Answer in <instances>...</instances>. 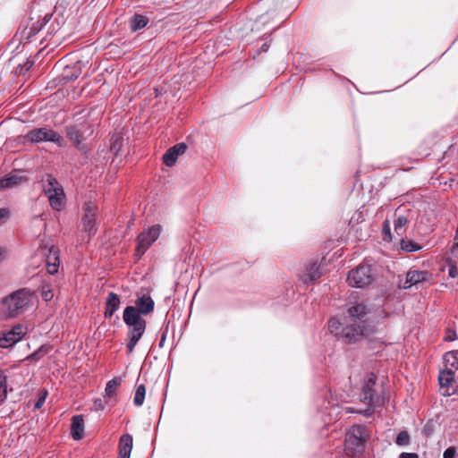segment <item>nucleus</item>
I'll list each match as a JSON object with an SVG mask.
<instances>
[{
	"label": "nucleus",
	"mask_w": 458,
	"mask_h": 458,
	"mask_svg": "<svg viewBox=\"0 0 458 458\" xmlns=\"http://www.w3.org/2000/svg\"><path fill=\"white\" fill-rule=\"evenodd\" d=\"M401 247L403 250H405L407 252H413V251L420 250V246L411 241L406 242L404 240H402Z\"/></svg>",
	"instance_id": "30"
},
{
	"label": "nucleus",
	"mask_w": 458,
	"mask_h": 458,
	"mask_svg": "<svg viewBox=\"0 0 458 458\" xmlns=\"http://www.w3.org/2000/svg\"><path fill=\"white\" fill-rule=\"evenodd\" d=\"M118 143V138L114 140L112 148H114L116 147V144Z\"/></svg>",
	"instance_id": "43"
},
{
	"label": "nucleus",
	"mask_w": 458,
	"mask_h": 458,
	"mask_svg": "<svg viewBox=\"0 0 458 458\" xmlns=\"http://www.w3.org/2000/svg\"><path fill=\"white\" fill-rule=\"evenodd\" d=\"M399 458H419V456L414 453H402Z\"/></svg>",
	"instance_id": "38"
},
{
	"label": "nucleus",
	"mask_w": 458,
	"mask_h": 458,
	"mask_svg": "<svg viewBox=\"0 0 458 458\" xmlns=\"http://www.w3.org/2000/svg\"><path fill=\"white\" fill-rule=\"evenodd\" d=\"M26 178L21 173L13 172L8 174L5 177L0 180V188L9 189L21 184Z\"/></svg>",
	"instance_id": "17"
},
{
	"label": "nucleus",
	"mask_w": 458,
	"mask_h": 458,
	"mask_svg": "<svg viewBox=\"0 0 458 458\" xmlns=\"http://www.w3.org/2000/svg\"><path fill=\"white\" fill-rule=\"evenodd\" d=\"M36 301L35 294L28 289H21L4 297L0 304V317L13 318L30 309Z\"/></svg>",
	"instance_id": "1"
},
{
	"label": "nucleus",
	"mask_w": 458,
	"mask_h": 458,
	"mask_svg": "<svg viewBox=\"0 0 458 458\" xmlns=\"http://www.w3.org/2000/svg\"><path fill=\"white\" fill-rule=\"evenodd\" d=\"M348 314L351 326H352L353 328H358L359 325L364 326L363 335H368L369 334V330L367 327L366 317L368 310L366 305L363 302L352 305L348 308Z\"/></svg>",
	"instance_id": "10"
},
{
	"label": "nucleus",
	"mask_w": 458,
	"mask_h": 458,
	"mask_svg": "<svg viewBox=\"0 0 458 458\" xmlns=\"http://www.w3.org/2000/svg\"><path fill=\"white\" fill-rule=\"evenodd\" d=\"M154 301L149 295L143 294L137 298L135 306L137 312L140 315H148L154 310Z\"/></svg>",
	"instance_id": "15"
},
{
	"label": "nucleus",
	"mask_w": 458,
	"mask_h": 458,
	"mask_svg": "<svg viewBox=\"0 0 458 458\" xmlns=\"http://www.w3.org/2000/svg\"><path fill=\"white\" fill-rule=\"evenodd\" d=\"M375 279L372 267L369 264H360L349 272L347 281L352 287L365 288L371 284Z\"/></svg>",
	"instance_id": "4"
},
{
	"label": "nucleus",
	"mask_w": 458,
	"mask_h": 458,
	"mask_svg": "<svg viewBox=\"0 0 458 458\" xmlns=\"http://www.w3.org/2000/svg\"><path fill=\"white\" fill-rule=\"evenodd\" d=\"M148 22L146 16L135 14L130 21V28L132 31H137L143 29Z\"/></svg>",
	"instance_id": "24"
},
{
	"label": "nucleus",
	"mask_w": 458,
	"mask_h": 458,
	"mask_svg": "<svg viewBox=\"0 0 458 458\" xmlns=\"http://www.w3.org/2000/svg\"><path fill=\"white\" fill-rule=\"evenodd\" d=\"M4 250L0 247V261L2 260L3 257H4Z\"/></svg>",
	"instance_id": "41"
},
{
	"label": "nucleus",
	"mask_w": 458,
	"mask_h": 458,
	"mask_svg": "<svg viewBox=\"0 0 458 458\" xmlns=\"http://www.w3.org/2000/svg\"><path fill=\"white\" fill-rule=\"evenodd\" d=\"M44 191L51 208L61 211L65 206V194L63 187L52 175H47L44 181Z\"/></svg>",
	"instance_id": "3"
},
{
	"label": "nucleus",
	"mask_w": 458,
	"mask_h": 458,
	"mask_svg": "<svg viewBox=\"0 0 458 458\" xmlns=\"http://www.w3.org/2000/svg\"><path fill=\"white\" fill-rule=\"evenodd\" d=\"M94 407L96 411H102L105 408L101 399L95 400Z\"/></svg>",
	"instance_id": "37"
},
{
	"label": "nucleus",
	"mask_w": 458,
	"mask_h": 458,
	"mask_svg": "<svg viewBox=\"0 0 458 458\" xmlns=\"http://www.w3.org/2000/svg\"><path fill=\"white\" fill-rule=\"evenodd\" d=\"M410 442L409 434L406 431H401L396 437L395 443L398 445L404 446L407 445Z\"/></svg>",
	"instance_id": "31"
},
{
	"label": "nucleus",
	"mask_w": 458,
	"mask_h": 458,
	"mask_svg": "<svg viewBox=\"0 0 458 458\" xmlns=\"http://www.w3.org/2000/svg\"><path fill=\"white\" fill-rule=\"evenodd\" d=\"M321 276L320 266L317 262H313L310 265V267L306 269L305 274L303 275L304 282L313 281Z\"/></svg>",
	"instance_id": "23"
},
{
	"label": "nucleus",
	"mask_w": 458,
	"mask_h": 458,
	"mask_svg": "<svg viewBox=\"0 0 458 458\" xmlns=\"http://www.w3.org/2000/svg\"><path fill=\"white\" fill-rule=\"evenodd\" d=\"M384 233L388 235L389 240H391V233H390V225L388 221L384 222V227H383Z\"/></svg>",
	"instance_id": "39"
},
{
	"label": "nucleus",
	"mask_w": 458,
	"mask_h": 458,
	"mask_svg": "<svg viewBox=\"0 0 458 458\" xmlns=\"http://www.w3.org/2000/svg\"><path fill=\"white\" fill-rule=\"evenodd\" d=\"M146 394V388L144 385H140L137 386L133 403L136 406H140L144 403Z\"/></svg>",
	"instance_id": "27"
},
{
	"label": "nucleus",
	"mask_w": 458,
	"mask_h": 458,
	"mask_svg": "<svg viewBox=\"0 0 458 458\" xmlns=\"http://www.w3.org/2000/svg\"><path fill=\"white\" fill-rule=\"evenodd\" d=\"M49 255L47 257V269L51 275L55 274L58 271L59 266V256L58 251L55 247H51L48 250Z\"/></svg>",
	"instance_id": "20"
},
{
	"label": "nucleus",
	"mask_w": 458,
	"mask_h": 458,
	"mask_svg": "<svg viewBox=\"0 0 458 458\" xmlns=\"http://www.w3.org/2000/svg\"><path fill=\"white\" fill-rule=\"evenodd\" d=\"M132 450V437L129 434L123 435L119 440V456L130 458Z\"/></svg>",
	"instance_id": "19"
},
{
	"label": "nucleus",
	"mask_w": 458,
	"mask_h": 458,
	"mask_svg": "<svg viewBox=\"0 0 458 458\" xmlns=\"http://www.w3.org/2000/svg\"><path fill=\"white\" fill-rule=\"evenodd\" d=\"M442 370L458 371V351L448 352L444 355V369Z\"/></svg>",
	"instance_id": "22"
},
{
	"label": "nucleus",
	"mask_w": 458,
	"mask_h": 458,
	"mask_svg": "<svg viewBox=\"0 0 458 458\" xmlns=\"http://www.w3.org/2000/svg\"><path fill=\"white\" fill-rule=\"evenodd\" d=\"M449 276L455 278L458 276V267L453 261H449Z\"/></svg>",
	"instance_id": "32"
},
{
	"label": "nucleus",
	"mask_w": 458,
	"mask_h": 458,
	"mask_svg": "<svg viewBox=\"0 0 458 458\" xmlns=\"http://www.w3.org/2000/svg\"><path fill=\"white\" fill-rule=\"evenodd\" d=\"M26 138L31 142L52 141L56 143L59 147L64 146V138L61 135L47 127L30 131L26 134Z\"/></svg>",
	"instance_id": "7"
},
{
	"label": "nucleus",
	"mask_w": 458,
	"mask_h": 458,
	"mask_svg": "<svg viewBox=\"0 0 458 458\" xmlns=\"http://www.w3.org/2000/svg\"><path fill=\"white\" fill-rule=\"evenodd\" d=\"M41 352V350H39L38 352H35L32 354V358L36 357L39 352Z\"/></svg>",
	"instance_id": "44"
},
{
	"label": "nucleus",
	"mask_w": 458,
	"mask_h": 458,
	"mask_svg": "<svg viewBox=\"0 0 458 458\" xmlns=\"http://www.w3.org/2000/svg\"><path fill=\"white\" fill-rule=\"evenodd\" d=\"M67 135L75 145H80L83 140V136L77 127L68 128Z\"/></svg>",
	"instance_id": "26"
},
{
	"label": "nucleus",
	"mask_w": 458,
	"mask_h": 458,
	"mask_svg": "<svg viewBox=\"0 0 458 458\" xmlns=\"http://www.w3.org/2000/svg\"><path fill=\"white\" fill-rule=\"evenodd\" d=\"M456 249H458V242L454 244L452 251L454 252Z\"/></svg>",
	"instance_id": "42"
},
{
	"label": "nucleus",
	"mask_w": 458,
	"mask_h": 458,
	"mask_svg": "<svg viewBox=\"0 0 458 458\" xmlns=\"http://www.w3.org/2000/svg\"><path fill=\"white\" fill-rule=\"evenodd\" d=\"M365 442L364 428L360 426H352L346 435L345 452L348 455H355Z\"/></svg>",
	"instance_id": "6"
},
{
	"label": "nucleus",
	"mask_w": 458,
	"mask_h": 458,
	"mask_svg": "<svg viewBox=\"0 0 458 458\" xmlns=\"http://www.w3.org/2000/svg\"><path fill=\"white\" fill-rule=\"evenodd\" d=\"M27 333V328L21 324H17L12 329L3 332L0 336V347L9 348L20 342Z\"/></svg>",
	"instance_id": "11"
},
{
	"label": "nucleus",
	"mask_w": 458,
	"mask_h": 458,
	"mask_svg": "<svg viewBox=\"0 0 458 458\" xmlns=\"http://www.w3.org/2000/svg\"><path fill=\"white\" fill-rule=\"evenodd\" d=\"M408 223V218L405 216H398L394 220V231L397 234H403L404 227Z\"/></svg>",
	"instance_id": "28"
},
{
	"label": "nucleus",
	"mask_w": 458,
	"mask_h": 458,
	"mask_svg": "<svg viewBox=\"0 0 458 458\" xmlns=\"http://www.w3.org/2000/svg\"><path fill=\"white\" fill-rule=\"evenodd\" d=\"M42 298L46 301H49L53 299L54 297V293L51 289H45L43 288L42 290Z\"/></svg>",
	"instance_id": "33"
},
{
	"label": "nucleus",
	"mask_w": 458,
	"mask_h": 458,
	"mask_svg": "<svg viewBox=\"0 0 458 458\" xmlns=\"http://www.w3.org/2000/svg\"><path fill=\"white\" fill-rule=\"evenodd\" d=\"M455 454H456L455 448L449 447L444 452L443 457L444 458H454Z\"/></svg>",
	"instance_id": "34"
},
{
	"label": "nucleus",
	"mask_w": 458,
	"mask_h": 458,
	"mask_svg": "<svg viewBox=\"0 0 458 458\" xmlns=\"http://www.w3.org/2000/svg\"><path fill=\"white\" fill-rule=\"evenodd\" d=\"M161 233V226L158 225L148 227L137 238L138 244L136 252L139 257L142 256L147 250L155 242Z\"/></svg>",
	"instance_id": "9"
},
{
	"label": "nucleus",
	"mask_w": 458,
	"mask_h": 458,
	"mask_svg": "<svg viewBox=\"0 0 458 458\" xmlns=\"http://www.w3.org/2000/svg\"><path fill=\"white\" fill-rule=\"evenodd\" d=\"M438 380L443 395L450 396L458 393V371L441 370Z\"/></svg>",
	"instance_id": "8"
},
{
	"label": "nucleus",
	"mask_w": 458,
	"mask_h": 458,
	"mask_svg": "<svg viewBox=\"0 0 458 458\" xmlns=\"http://www.w3.org/2000/svg\"><path fill=\"white\" fill-rule=\"evenodd\" d=\"M7 396L6 376L0 370V401H4Z\"/></svg>",
	"instance_id": "29"
},
{
	"label": "nucleus",
	"mask_w": 458,
	"mask_h": 458,
	"mask_svg": "<svg viewBox=\"0 0 458 458\" xmlns=\"http://www.w3.org/2000/svg\"><path fill=\"white\" fill-rule=\"evenodd\" d=\"M268 49V45L267 43L263 44L262 47H261V50L262 51H267Z\"/></svg>",
	"instance_id": "40"
},
{
	"label": "nucleus",
	"mask_w": 458,
	"mask_h": 458,
	"mask_svg": "<svg viewBox=\"0 0 458 458\" xmlns=\"http://www.w3.org/2000/svg\"><path fill=\"white\" fill-rule=\"evenodd\" d=\"M9 211L6 208H0V225L8 217Z\"/></svg>",
	"instance_id": "36"
},
{
	"label": "nucleus",
	"mask_w": 458,
	"mask_h": 458,
	"mask_svg": "<svg viewBox=\"0 0 458 458\" xmlns=\"http://www.w3.org/2000/svg\"><path fill=\"white\" fill-rule=\"evenodd\" d=\"M376 385V377L370 375L362 387L360 400L367 404L369 408L378 405L381 398L375 393L374 386Z\"/></svg>",
	"instance_id": "13"
},
{
	"label": "nucleus",
	"mask_w": 458,
	"mask_h": 458,
	"mask_svg": "<svg viewBox=\"0 0 458 458\" xmlns=\"http://www.w3.org/2000/svg\"><path fill=\"white\" fill-rule=\"evenodd\" d=\"M120 307V298L114 293H110L106 301L105 316L111 318Z\"/></svg>",
	"instance_id": "21"
},
{
	"label": "nucleus",
	"mask_w": 458,
	"mask_h": 458,
	"mask_svg": "<svg viewBox=\"0 0 458 458\" xmlns=\"http://www.w3.org/2000/svg\"><path fill=\"white\" fill-rule=\"evenodd\" d=\"M97 206L92 202H87L83 206L82 226L83 230L90 237L97 232L96 216Z\"/></svg>",
	"instance_id": "12"
},
{
	"label": "nucleus",
	"mask_w": 458,
	"mask_h": 458,
	"mask_svg": "<svg viewBox=\"0 0 458 458\" xmlns=\"http://www.w3.org/2000/svg\"><path fill=\"white\" fill-rule=\"evenodd\" d=\"M46 397H47V392H42V395L38 398V400L35 403V408L36 409L41 408V406L43 405V403H44V402L46 400Z\"/></svg>",
	"instance_id": "35"
},
{
	"label": "nucleus",
	"mask_w": 458,
	"mask_h": 458,
	"mask_svg": "<svg viewBox=\"0 0 458 458\" xmlns=\"http://www.w3.org/2000/svg\"><path fill=\"white\" fill-rule=\"evenodd\" d=\"M187 145L185 143H178L170 148L163 156L164 164L167 166H173L179 156L185 153Z\"/></svg>",
	"instance_id": "14"
},
{
	"label": "nucleus",
	"mask_w": 458,
	"mask_h": 458,
	"mask_svg": "<svg viewBox=\"0 0 458 458\" xmlns=\"http://www.w3.org/2000/svg\"><path fill=\"white\" fill-rule=\"evenodd\" d=\"M329 330L336 336H342L348 341H356L360 336L364 335V326L359 325L358 328H353L351 324L344 327L337 318H331L328 323Z\"/></svg>",
	"instance_id": "5"
},
{
	"label": "nucleus",
	"mask_w": 458,
	"mask_h": 458,
	"mask_svg": "<svg viewBox=\"0 0 458 458\" xmlns=\"http://www.w3.org/2000/svg\"><path fill=\"white\" fill-rule=\"evenodd\" d=\"M120 384H121V380L118 378H114L112 380H109L107 382L106 389H105V398L113 397L115 391L119 387Z\"/></svg>",
	"instance_id": "25"
},
{
	"label": "nucleus",
	"mask_w": 458,
	"mask_h": 458,
	"mask_svg": "<svg viewBox=\"0 0 458 458\" xmlns=\"http://www.w3.org/2000/svg\"><path fill=\"white\" fill-rule=\"evenodd\" d=\"M123 321L129 327L127 350L131 353L142 337L146 330L145 319L137 312L132 306H128L123 310Z\"/></svg>",
	"instance_id": "2"
},
{
	"label": "nucleus",
	"mask_w": 458,
	"mask_h": 458,
	"mask_svg": "<svg viewBox=\"0 0 458 458\" xmlns=\"http://www.w3.org/2000/svg\"><path fill=\"white\" fill-rule=\"evenodd\" d=\"M71 433L75 440H80L83 437L84 420L81 415H76L72 418Z\"/></svg>",
	"instance_id": "18"
},
{
	"label": "nucleus",
	"mask_w": 458,
	"mask_h": 458,
	"mask_svg": "<svg viewBox=\"0 0 458 458\" xmlns=\"http://www.w3.org/2000/svg\"><path fill=\"white\" fill-rule=\"evenodd\" d=\"M429 274L427 271L411 270L406 275V280L403 288L408 289L412 285L422 283L428 280Z\"/></svg>",
	"instance_id": "16"
}]
</instances>
